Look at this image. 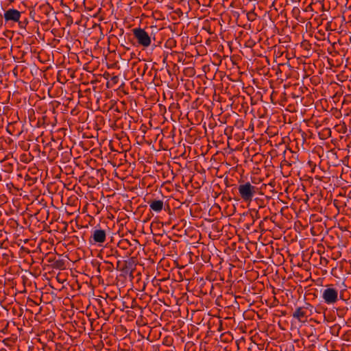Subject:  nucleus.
Masks as SVG:
<instances>
[{
	"instance_id": "f257e3e1",
	"label": "nucleus",
	"mask_w": 351,
	"mask_h": 351,
	"mask_svg": "<svg viewBox=\"0 0 351 351\" xmlns=\"http://www.w3.org/2000/svg\"><path fill=\"white\" fill-rule=\"evenodd\" d=\"M258 190V188L251 184L249 182H240V184L238 186L239 196L245 202H250Z\"/></svg>"
},
{
	"instance_id": "f03ea898",
	"label": "nucleus",
	"mask_w": 351,
	"mask_h": 351,
	"mask_svg": "<svg viewBox=\"0 0 351 351\" xmlns=\"http://www.w3.org/2000/svg\"><path fill=\"white\" fill-rule=\"evenodd\" d=\"M134 38L136 40V45L143 49H147L152 44V36L149 35L145 29L138 27L132 29Z\"/></svg>"
},
{
	"instance_id": "7ed1b4c3",
	"label": "nucleus",
	"mask_w": 351,
	"mask_h": 351,
	"mask_svg": "<svg viewBox=\"0 0 351 351\" xmlns=\"http://www.w3.org/2000/svg\"><path fill=\"white\" fill-rule=\"evenodd\" d=\"M315 308L309 303H305L302 306L297 307L292 314V317L301 323L307 322L308 317L313 313Z\"/></svg>"
},
{
	"instance_id": "20e7f679",
	"label": "nucleus",
	"mask_w": 351,
	"mask_h": 351,
	"mask_svg": "<svg viewBox=\"0 0 351 351\" xmlns=\"http://www.w3.org/2000/svg\"><path fill=\"white\" fill-rule=\"evenodd\" d=\"M322 298L327 304H335L339 299L338 290L332 287V285L327 286L326 289L323 291Z\"/></svg>"
},
{
	"instance_id": "39448f33",
	"label": "nucleus",
	"mask_w": 351,
	"mask_h": 351,
	"mask_svg": "<svg viewBox=\"0 0 351 351\" xmlns=\"http://www.w3.org/2000/svg\"><path fill=\"white\" fill-rule=\"evenodd\" d=\"M106 241V231L101 228H95L89 238V243L92 245H101Z\"/></svg>"
},
{
	"instance_id": "423d86ee",
	"label": "nucleus",
	"mask_w": 351,
	"mask_h": 351,
	"mask_svg": "<svg viewBox=\"0 0 351 351\" xmlns=\"http://www.w3.org/2000/svg\"><path fill=\"white\" fill-rule=\"evenodd\" d=\"M51 11L52 8L49 5L39 6L35 12L37 14V19L35 21L41 23H47L49 20L45 17H47Z\"/></svg>"
},
{
	"instance_id": "0eeeda50",
	"label": "nucleus",
	"mask_w": 351,
	"mask_h": 351,
	"mask_svg": "<svg viewBox=\"0 0 351 351\" xmlns=\"http://www.w3.org/2000/svg\"><path fill=\"white\" fill-rule=\"evenodd\" d=\"M21 12L19 10L13 8L8 9L3 14L5 23L10 22H17L19 21L21 17Z\"/></svg>"
},
{
	"instance_id": "6e6552de",
	"label": "nucleus",
	"mask_w": 351,
	"mask_h": 351,
	"mask_svg": "<svg viewBox=\"0 0 351 351\" xmlns=\"http://www.w3.org/2000/svg\"><path fill=\"white\" fill-rule=\"evenodd\" d=\"M101 253L102 256H105V260H110L111 261L119 256V254L117 249L108 247H106Z\"/></svg>"
},
{
	"instance_id": "1a4fd4ad",
	"label": "nucleus",
	"mask_w": 351,
	"mask_h": 351,
	"mask_svg": "<svg viewBox=\"0 0 351 351\" xmlns=\"http://www.w3.org/2000/svg\"><path fill=\"white\" fill-rule=\"evenodd\" d=\"M123 267L121 268V271L125 274L132 272L135 267V258L134 257L129 258L128 260L123 261Z\"/></svg>"
},
{
	"instance_id": "9d476101",
	"label": "nucleus",
	"mask_w": 351,
	"mask_h": 351,
	"mask_svg": "<svg viewBox=\"0 0 351 351\" xmlns=\"http://www.w3.org/2000/svg\"><path fill=\"white\" fill-rule=\"evenodd\" d=\"M132 68L136 69L135 72L137 73L138 75L143 76L148 69V66L146 63L139 60L138 62L133 64Z\"/></svg>"
},
{
	"instance_id": "9b49d317",
	"label": "nucleus",
	"mask_w": 351,
	"mask_h": 351,
	"mask_svg": "<svg viewBox=\"0 0 351 351\" xmlns=\"http://www.w3.org/2000/svg\"><path fill=\"white\" fill-rule=\"evenodd\" d=\"M20 125V123L14 122L9 123L7 125L6 130L7 132L12 136H19L21 134V130L19 128H17V126Z\"/></svg>"
},
{
	"instance_id": "f8f14e48",
	"label": "nucleus",
	"mask_w": 351,
	"mask_h": 351,
	"mask_svg": "<svg viewBox=\"0 0 351 351\" xmlns=\"http://www.w3.org/2000/svg\"><path fill=\"white\" fill-rule=\"evenodd\" d=\"M148 204H149L150 209L156 213L160 212L164 206V202L160 199L149 200Z\"/></svg>"
},
{
	"instance_id": "ddd939ff",
	"label": "nucleus",
	"mask_w": 351,
	"mask_h": 351,
	"mask_svg": "<svg viewBox=\"0 0 351 351\" xmlns=\"http://www.w3.org/2000/svg\"><path fill=\"white\" fill-rule=\"evenodd\" d=\"M101 268L103 271L112 272L114 269V266L112 261L110 260H104V263L101 265Z\"/></svg>"
},
{
	"instance_id": "4468645a",
	"label": "nucleus",
	"mask_w": 351,
	"mask_h": 351,
	"mask_svg": "<svg viewBox=\"0 0 351 351\" xmlns=\"http://www.w3.org/2000/svg\"><path fill=\"white\" fill-rule=\"evenodd\" d=\"M331 130L328 128H324L319 132V136L321 139H327L331 136Z\"/></svg>"
},
{
	"instance_id": "2eb2a0df",
	"label": "nucleus",
	"mask_w": 351,
	"mask_h": 351,
	"mask_svg": "<svg viewBox=\"0 0 351 351\" xmlns=\"http://www.w3.org/2000/svg\"><path fill=\"white\" fill-rule=\"evenodd\" d=\"M341 329V326L339 324H335L330 326V331L332 335L339 336Z\"/></svg>"
},
{
	"instance_id": "dca6fc26",
	"label": "nucleus",
	"mask_w": 351,
	"mask_h": 351,
	"mask_svg": "<svg viewBox=\"0 0 351 351\" xmlns=\"http://www.w3.org/2000/svg\"><path fill=\"white\" fill-rule=\"evenodd\" d=\"M118 247L122 250H128L131 246V243L128 239H122L118 243Z\"/></svg>"
},
{
	"instance_id": "f3484780",
	"label": "nucleus",
	"mask_w": 351,
	"mask_h": 351,
	"mask_svg": "<svg viewBox=\"0 0 351 351\" xmlns=\"http://www.w3.org/2000/svg\"><path fill=\"white\" fill-rule=\"evenodd\" d=\"M176 46V41L173 38H169L165 43V47L167 48H172Z\"/></svg>"
},
{
	"instance_id": "a211bd4d",
	"label": "nucleus",
	"mask_w": 351,
	"mask_h": 351,
	"mask_svg": "<svg viewBox=\"0 0 351 351\" xmlns=\"http://www.w3.org/2000/svg\"><path fill=\"white\" fill-rule=\"evenodd\" d=\"M64 263L63 260H58L53 264V267L56 269H64Z\"/></svg>"
},
{
	"instance_id": "6ab92c4d",
	"label": "nucleus",
	"mask_w": 351,
	"mask_h": 351,
	"mask_svg": "<svg viewBox=\"0 0 351 351\" xmlns=\"http://www.w3.org/2000/svg\"><path fill=\"white\" fill-rule=\"evenodd\" d=\"M251 216H252V222L254 223V219H259L260 218V216H259V213H258V211L255 210V209H253L251 210Z\"/></svg>"
},
{
	"instance_id": "aec40b11",
	"label": "nucleus",
	"mask_w": 351,
	"mask_h": 351,
	"mask_svg": "<svg viewBox=\"0 0 351 351\" xmlns=\"http://www.w3.org/2000/svg\"><path fill=\"white\" fill-rule=\"evenodd\" d=\"M32 159V157L31 156L30 154H29L28 157L27 156L26 154H23L21 156V161H23L25 163L29 162Z\"/></svg>"
},
{
	"instance_id": "412c9836",
	"label": "nucleus",
	"mask_w": 351,
	"mask_h": 351,
	"mask_svg": "<svg viewBox=\"0 0 351 351\" xmlns=\"http://www.w3.org/2000/svg\"><path fill=\"white\" fill-rule=\"evenodd\" d=\"M9 322H6L5 324L3 323L2 324V326H3V328L1 330V332L4 333V334H6L8 332V328H9Z\"/></svg>"
},
{
	"instance_id": "4be33fe9",
	"label": "nucleus",
	"mask_w": 351,
	"mask_h": 351,
	"mask_svg": "<svg viewBox=\"0 0 351 351\" xmlns=\"http://www.w3.org/2000/svg\"><path fill=\"white\" fill-rule=\"evenodd\" d=\"M255 202L258 204L259 208H262L265 207L264 200L263 199H259V198H256L255 199Z\"/></svg>"
},
{
	"instance_id": "5701e85b",
	"label": "nucleus",
	"mask_w": 351,
	"mask_h": 351,
	"mask_svg": "<svg viewBox=\"0 0 351 351\" xmlns=\"http://www.w3.org/2000/svg\"><path fill=\"white\" fill-rule=\"evenodd\" d=\"M328 263V260L324 257L320 256V265L322 266H326Z\"/></svg>"
},
{
	"instance_id": "b1692460",
	"label": "nucleus",
	"mask_w": 351,
	"mask_h": 351,
	"mask_svg": "<svg viewBox=\"0 0 351 351\" xmlns=\"http://www.w3.org/2000/svg\"><path fill=\"white\" fill-rule=\"evenodd\" d=\"M123 267V261H118L117 262V266H116V269L117 270H119L121 271V268Z\"/></svg>"
},
{
	"instance_id": "393cba45",
	"label": "nucleus",
	"mask_w": 351,
	"mask_h": 351,
	"mask_svg": "<svg viewBox=\"0 0 351 351\" xmlns=\"http://www.w3.org/2000/svg\"><path fill=\"white\" fill-rule=\"evenodd\" d=\"M19 23V25L21 27H25V25H27V19H25L24 21H21L20 19H19V21H17Z\"/></svg>"
},
{
	"instance_id": "a878e982",
	"label": "nucleus",
	"mask_w": 351,
	"mask_h": 351,
	"mask_svg": "<svg viewBox=\"0 0 351 351\" xmlns=\"http://www.w3.org/2000/svg\"><path fill=\"white\" fill-rule=\"evenodd\" d=\"M299 134H300L301 135V136H302V144H304V142L306 141V134H305V132H301V131H300V132H299Z\"/></svg>"
},
{
	"instance_id": "bb28decb",
	"label": "nucleus",
	"mask_w": 351,
	"mask_h": 351,
	"mask_svg": "<svg viewBox=\"0 0 351 351\" xmlns=\"http://www.w3.org/2000/svg\"><path fill=\"white\" fill-rule=\"evenodd\" d=\"M5 167L6 168V171H11L12 170L13 166L10 163H8L5 165Z\"/></svg>"
},
{
	"instance_id": "cd10ccee",
	"label": "nucleus",
	"mask_w": 351,
	"mask_h": 351,
	"mask_svg": "<svg viewBox=\"0 0 351 351\" xmlns=\"http://www.w3.org/2000/svg\"><path fill=\"white\" fill-rule=\"evenodd\" d=\"M3 19H4L3 16L0 14V29H1V27L3 25V22H5Z\"/></svg>"
},
{
	"instance_id": "c85d7f7f",
	"label": "nucleus",
	"mask_w": 351,
	"mask_h": 351,
	"mask_svg": "<svg viewBox=\"0 0 351 351\" xmlns=\"http://www.w3.org/2000/svg\"><path fill=\"white\" fill-rule=\"evenodd\" d=\"M236 343H237V348L240 349L241 348H240V344H241V343L245 344V342L244 340H240L239 342H236Z\"/></svg>"
},
{
	"instance_id": "c756f323",
	"label": "nucleus",
	"mask_w": 351,
	"mask_h": 351,
	"mask_svg": "<svg viewBox=\"0 0 351 351\" xmlns=\"http://www.w3.org/2000/svg\"><path fill=\"white\" fill-rule=\"evenodd\" d=\"M250 344H252V346L247 348L248 351H250L252 349H253V347H258V345L254 343L250 342Z\"/></svg>"
},
{
	"instance_id": "7c9ffc66",
	"label": "nucleus",
	"mask_w": 351,
	"mask_h": 351,
	"mask_svg": "<svg viewBox=\"0 0 351 351\" xmlns=\"http://www.w3.org/2000/svg\"><path fill=\"white\" fill-rule=\"evenodd\" d=\"M132 249H130V250H129V251H128V252H126L125 256H126L127 257H128V256H130L132 254Z\"/></svg>"
},
{
	"instance_id": "2f4dec72",
	"label": "nucleus",
	"mask_w": 351,
	"mask_h": 351,
	"mask_svg": "<svg viewBox=\"0 0 351 351\" xmlns=\"http://www.w3.org/2000/svg\"><path fill=\"white\" fill-rule=\"evenodd\" d=\"M101 264H99L97 266V271L98 273H101V271H103V269H101Z\"/></svg>"
},
{
	"instance_id": "473e14b6",
	"label": "nucleus",
	"mask_w": 351,
	"mask_h": 351,
	"mask_svg": "<svg viewBox=\"0 0 351 351\" xmlns=\"http://www.w3.org/2000/svg\"><path fill=\"white\" fill-rule=\"evenodd\" d=\"M119 77L118 76H114L112 78V80H113L114 82H117V81L118 80Z\"/></svg>"
},
{
	"instance_id": "72a5a7b5",
	"label": "nucleus",
	"mask_w": 351,
	"mask_h": 351,
	"mask_svg": "<svg viewBox=\"0 0 351 351\" xmlns=\"http://www.w3.org/2000/svg\"><path fill=\"white\" fill-rule=\"evenodd\" d=\"M178 226H179V224H176V225H174V226H173V228H173V230H179V229H178Z\"/></svg>"
},
{
	"instance_id": "f704fd0d",
	"label": "nucleus",
	"mask_w": 351,
	"mask_h": 351,
	"mask_svg": "<svg viewBox=\"0 0 351 351\" xmlns=\"http://www.w3.org/2000/svg\"><path fill=\"white\" fill-rule=\"evenodd\" d=\"M339 298H340V299H341V300H344V299H343V293H340V295H339Z\"/></svg>"
},
{
	"instance_id": "c9c22d12",
	"label": "nucleus",
	"mask_w": 351,
	"mask_h": 351,
	"mask_svg": "<svg viewBox=\"0 0 351 351\" xmlns=\"http://www.w3.org/2000/svg\"><path fill=\"white\" fill-rule=\"evenodd\" d=\"M40 124H41L40 121L38 120V122H37V126L40 127Z\"/></svg>"
},
{
	"instance_id": "e433bc0d",
	"label": "nucleus",
	"mask_w": 351,
	"mask_h": 351,
	"mask_svg": "<svg viewBox=\"0 0 351 351\" xmlns=\"http://www.w3.org/2000/svg\"><path fill=\"white\" fill-rule=\"evenodd\" d=\"M268 219H269L268 217H264L263 221H267Z\"/></svg>"
},
{
	"instance_id": "4c0bfd02",
	"label": "nucleus",
	"mask_w": 351,
	"mask_h": 351,
	"mask_svg": "<svg viewBox=\"0 0 351 351\" xmlns=\"http://www.w3.org/2000/svg\"><path fill=\"white\" fill-rule=\"evenodd\" d=\"M43 124H44V123H45V117H43Z\"/></svg>"
},
{
	"instance_id": "58836bf2",
	"label": "nucleus",
	"mask_w": 351,
	"mask_h": 351,
	"mask_svg": "<svg viewBox=\"0 0 351 351\" xmlns=\"http://www.w3.org/2000/svg\"><path fill=\"white\" fill-rule=\"evenodd\" d=\"M263 223V221H261L260 226H261Z\"/></svg>"
},
{
	"instance_id": "ea45409f",
	"label": "nucleus",
	"mask_w": 351,
	"mask_h": 351,
	"mask_svg": "<svg viewBox=\"0 0 351 351\" xmlns=\"http://www.w3.org/2000/svg\"><path fill=\"white\" fill-rule=\"evenodd\" d=\"M3 350H5V349H3V348H1V349L0 350V351H3Z\"/></svg>"
}]
</instances>
